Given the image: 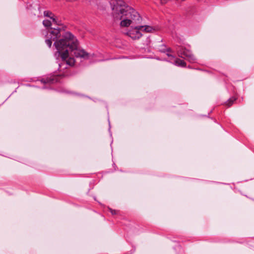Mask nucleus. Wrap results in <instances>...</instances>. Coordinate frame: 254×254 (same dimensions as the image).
Returning a JSON list of instances; mask_svg holds the SVG:
<instances>
[{
	"label": "nucleus",
	"mask_w": 254,
	"mask_h": 254,
	"mask_svg": "<svg viewBox=\"0 0 254 254\" xmlns=\"http://www.w3.org/2000/svg\"><path fill=\"white\" fill-rule=\"evenodd\" d=\"M43 35H45V42L49 47H51L53 41L62 35L61 39L55 41L54 45L62 60L65 61L69 65L72 66L74 64V59L70 57L73 55L76 58L84 60L89 59L91 56L84 50L77 48V41L69 32L64 34L60 28H51L43 32Z\"/></svg>",
	"instance_id": "obj_1"
},
{
	"label": "nucleus",
	"mask_w": 254,
	"mask_h": 254,
	"mask_svg": "<svg viewBox=\"0 0 254 254\" xmlns=\"http://www.w3.org/2000/svg\"><path fill=\"white\" fill-rule=\"evenodd\" d=\"M112 10L114 18L121 21L120 24L122 27L138 25L141 21L142 18L138 12L121 0L116 1Z\"/></svg>",
	"instance_id": "obj_2"
},
{
	"label": "nucleus",
	"mask_w": 254,
	"mask_h": 254,
	"mask_svg": "<svg viewBox=\"0 0 254 254\" xmlns=\"http://www.w3.org/2000/svg\"><path fill=\"white\" fill-rule=\"evenodd\" d=\"M126 34L133 40L138 39L142 36L137 25L134 27L132 25L131 28L127 32Z\"/></svg>",
	"instance_id": "obj_3"
},
{
	"label": "nucleus",
	"mask_w": 254,
	"mask_h": 254,
	"mask_svg": "<svg viewBox=\"0 0 254 254\" xmlns=\"http://www.w3.org/2000/svg\"><path fill=\"white\" fill-rule=\"evenodd\" d=\"M179 54L182 58H186L190 62H193L196 60L191 53L186 49H182L179 52Z\"/></svg>",
	"instance_id": "obj_4"
},
{
	"label": "nucleus",
	"mask_w": 254,
	"mask_h": 254,
	"mask_svg": "<svg viewBox=\"0 0 254 254\" xmlns=\"http://www.w3.org/2000/svg\"><path fill=\"white\" fill-rule=\"evenodd\" d=\"M140 33H152L155 31V28L149 25H138Z\"/></svg>",
	"instance_id": "obj_5"
},
{
	"label": "nucleus",
	"mask_w": 254,
	"mask_h": 254,
	"mask_svg": "<svg viewBox=\"0 0 254 254\" xmlns=\"http://www.w3.org/2000/svg\"><path fill=\"white\" fill-rule=\"evenodd\" d=\"M45 16L47 17V18L50 19L53 22H57V20L53 13L49 11H46L44 12Z\"/></svg>",
	"instance_id": "obj_6"
},
{
	"label": "nucleus",
	"mask_w": 254,
	"mask_h": 254,
	"mask_svg": "<svg viewBox=\"0 0 254 254\" xmlns=\"http://www.w3.org/2000/svg\"><path fill=\"white\" fill-rule=\"evenodd\" d=\"M170 60L172 62H174L175 64L178 66H185L186 65L185 63L182 60L178 59H175L173 57L171 56V59Z\"/></svg>",
	"instance_id": "obj_7"
},
{
	"label": "nucleus",
	"mask_w": 254,
	"mask_h": 254,
	"mask_svg": "<svg viewBox=\"0 0 254 254\" xmlns=\"http://www.w3.org/2000/svg\"><path fill=\"white\" fill-rule=\"evenodd\" d=\"M43 24L45 27H50L53 24H57V22H53L50 19L47 18L43 21Z\"/></svg>",
	"instance_id": "obj_8"
},
{
	"label": "nucleus",
	"mask_w": 254,
	"mask_h": 254,
	"mask_svg": "<svg viewBox=\"0 0 254 254\" xmlns=\"http://www.w3.org/2000/svg\"><path fill=\"white\" fill-rule=\"evenodd\" d=\"M236 99L234 98H230L228 101L226 102V104L228 106H230L232 105L234 101H235Z\"/></svg>",
	"instance_id": "obj_9"
},
{
	"label": "nucleus",
	"mask_w": 254,
	"mask_h": 254,
	"mask_svg": "<svg viewBox=\"0 0 254 254\" xmlns=\"http://www.w3.org/2000/svg\"><path fill=\"white\" fill-rule=\"evenodd\" d=\"M109 210H110V212H111V213H112V214L115 215V214H116V210H113V209H111V208H110V209H109Z\"/></svg>",
	"instance_id": "obj_10"
}]
</instances>
